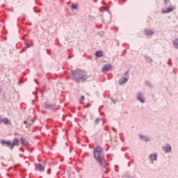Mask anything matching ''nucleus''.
<instances>
[{
	"label": "nucleus",
	"instance_id": "f257e3e1",
	"mask_svg": "<svg viewBox=\"0 0 178 178\" xmlns=\"http://www.w3.org/2000/svg\"><path fill=\"white\" fill-rule=\"evenodd\" d=\"M71 77L76 83H81V81H87L88 75L86 71L76 70L71 72Z\"/></svg>",
	"mask_w": 178,
	"mask_h": 178
},
{
	"label": "nucleus",
	"instance_id": "f03ea898",
	"mask_svg": "<svg viewBox=\"0 0 178 178\" xmlns=\"http://www.w3.org/2000/svg\"><path fill=\"white\" fill-rule=\"evenodd\" d=\"M94 157L97 159V162L100 163L102 166H105V164H102L104 161V152L102 147L97 146L94 149Z\"/></svg>",
	"mask_w": 178,
	"mask_h": 178
},
{
	"label": "nucleus",
	"instance_id": "7ed1b4c3",
	"mask_svg": "<svg viewBox=\"0 0 178 178\" xmlns=\"http://www.w3.org/2000/svg\"><path fill=\"white\" fill-rule=\"evenodd\" d=\"M176 9V7L175 6H170L167 9L162 10V13H170V12H173Z\"/></svg>",
	"mask_w": 178,
	"mask_h": 178
},
{
	"label": "nucleus",
	"instance_id": "20e7f679",
	"mask_svg": "<svg viewBox=\"0 0 178 178\" xmlns=\"http://www.w3.org/2000/svg\"><path fill=\"white\" fill-rule=\"evenodd\" d=\"M1 144H6L8 147H9V148H10V149H13V143L10 141H5V140H2L1 141Z\"/></svg>",
	"mask_w": 178,
	"mask_h": 178
},
{
	"label": "nucleus",
	"instance_id": "39448f33",
	"mask_svg": "<svg viewBox=\"0 0 178 178\" xmlns=\"http://www.w3.org/2000/svg\"><path fill=\"white\" fill-rule=\"evenodd\" d=\"M111 69H112V65L108 64V65H105L102 69V72H109Z\"/></svg>",
	"mask_w": 178,
	"mask_h": 178
},
{
	"label": "nucleus",
	"instance_id": "423d86ee",
	"mask_svg": "<svg viewBox=\"0 0 178 178\" xmlns=\"http://www.w3.org/2000/svg\"><path fill=\"white\" fill-rule=\"evenodd\" d=\"M163 150L164 152H170V151H172V147H170V145H167L163 147Z\"/></svg>",
	"mask_w": 178,
	"mask_h": 178
},
{
	"label": "nucleus",
	"instance_id": "0eeeda50",
	"mask_svg": "<svg viewBox=\"0 0 178 178\" xmlns=\"http://www.w3.org/2000/svg\"><path fill=\"white\" fill-rule=\"evenodd\" d=\"M128 80L129 79L127 78H122V79H120L119 85L122 86V84H126V83H127Z\"/></svg>",
	"mask_w": 178,
	"mask_h": 178
},
{
	"label": "nucleus",
	"instance_id": "6e6552de",
	"mask_svg": "<svg viewBox=\"0 0 178 178\" xmlns=\"http://www.w3.org/2000/svg\"><path fill=\"white\" fill-rule=\"evenodd\" d=\"M137 99L139 100V102L142 104H144L145 102L144 99L143 98V95L141 93L138 94Z\"/></svg>",
	"mask_w": 178,
	"mask_h": 178
},
{
	"label": "nucleus",
	"instance_id": "1a4fd4ad",
	"mask_svg": "<svg viewBox=\"0 0 178 178\" xmlns=\"http://www.w3.org/2000/svg\"><path fill=\"white\" fill-rule=\"evenodd\" d=\"M54 104H51L48 102H44V108L46 109H51L52 108H54Z\"/></svg>",
	"mask_w": 178,
	"mask_h": 178
},
{
	"label": "nucleus",
	"instance_id": "9d476101",
	"mask_svg": "<svg viewBox=\"0 0 178 178\" xmlns=\"http://www.w3.org/2000/svg\"><path fill=\"white\" fill-rule=\"evenodd\" d=\"M21 141V144H22V145H24L25 147L29 145V142L24 138H22L20 139Z\"/></svg>",
	"mask_w": 178,
	"mask_h": 178
},
{
	"label": "nucleus",
	"instance_id": "9b49d317",
	"mask_svg": "<svg viewBox=\"0 0 178 178\" xmlns=\"http://www.w3.org/2000/svg\"><path fill=\"white\" fill-rule=\"evenodd\" d=\"M38 168L39 172H44V170H45V168H44V166H42L41 163L38 164Z\"/></svg>",
	"mask_w": 178,
	"mask_h": 178
},
{
	"label": "nucleus",
	"instance_id": "f8f14e48",
	"mask_svg": "<svg viewBox=\"0 0 178 178\" xmlns=\"http://www.w3.org/2000/svg\"><path fill=\"white\" fill-rule=\"evenodd\" d=\"M145 33L146 35H152V34H154V31H152L149 29H146L145 31Z\"/></svg>",
	"mask_w": 178,
	"mask_h": 178
},
{
	"label": "nucleus",
	"instance_id": "ddd939ff",
	"mask_svg": "<svg viewBox=\"0 0 178 178\" xmlns=\"http://www.w3.org/2000/svg\"><path fill=\"white\" fill-rule=\"evenodd\" d=\"M149 158L151 161H156L157 155L156 154H150Z\"/></svg>",
	"mask_w": 178,
	"mask_h": 178
},
{
	"label": "nucleus",
	"instance_id": "4468645a",
	"mask_svg": "<svg viewBox=\"0 0 178 178\" xmlns=\"http://www.w3.org/2000/svg\"><path fill=\"white\" fill-rule=\"evenodd\" d=\"M15 145H19V139L15 138L13 143V148L15 147Z\"/></svg>",
	"mask_w": 178,
	"mask_h": 178
},
{
	"label": "nucleus",
	"instance_id": "2eb2a0df",
	"mask_svg": "<svg viewBox=\"0 0 178 178\" xmlns=\"http://www.w3.org/2000/svg\"><path fill=\"white\" fill-rule=\"evenodd\" d=\"M173 45H174L175 48H176L177 49H178V38H176V39L173 41Z\"/></svg>",
	"mask_w": 178,
	"mask_h": 178
},
{
	"label": "nucleus",
	"instance_id": "dca6fc26",
	"mask_svg": "<svg viewBox=\"0 0 178 178\" xmlns=\"http://www.w3.org/2000/svg\"><path fill=\"white\" fill-rule=\"evenodd\" d=\"M2 122H3L4 124H10V121H9L8 118L3 119Z\"/></svg>",
	"mask_w": 178,
	"mask_h": 178
},
{
	"label": "nucleus",
	"instance_id": "f3484780",
	"mask_svg": "<svg viewBox=\"0 0 178 178\" xmlns=\"http://www.w3.org/2000/svg\"><path fill=\"white\" fill-rule=\"evenodd\" d=\"M95 55L97 58H101L102 57L103 54H102V51H98L96 52Z\"/></svg>",
	"mask_w": 178,
	"mask_h": 178
},
{
	"label": "nucleus",
	"instance_id": "a211bd4d",
	"mask_svg": "<svg viewBox=\"0 0 178 178\" xmlns=\"http://www.w3.org/2000/svg\"><path fill=\"white\" fill-rule=\"evenodd\" d=\"M140 138L145 140V141H146V142L149 141V138L145 137L143 136H141V135L140 136Z\"/></svg>",
	"mask_w": 178,
	"mask_h": 178
},
{
	"label": "nucleus",
	"instance_id": "6ab92c4d",
	"mask_svg": "<svg viewBox=\"0 0 178 178\" xmlns=\"http://www.w3.org/2000/svg\"><path fill=\"white\" fill-rule=\"evenodd\" d=\"M146 60L147 62H152V58L149 56H146Z\"/></svg>",
	"mask_w": 178,
	"mask_h": 178
},
{
	"label": "nucleus",
	"instance_id": "aec40b11",
	"mask_svg": "<svg viewBox=\"0 0 178 178\" xmlns=\"http://www.w3.org/2000/svg\"><path fill=\"white\" fill-rule=\"evenodd\" d=\"M81 101L80 102V104L81 105H83L84 102H83V101H84V96H81Z\"/></svg>",
	"mask_w": 178,
	"mask_h": 178
},
{
	"label": "nucleus",
	"instance_id": "412c9836",
	"mask_svg": "<svg viewBox=\"0 0 178 178\" xmlns=\"http://www.w3.org/2000/svg\"><path fill=\"white\" fill-rule=\"evenodd\" d=\"M72 9H77V6H76V4H73L72 6Z\"/></svg>",
	"mask_w": 178,
	"mask_h": 178
},
{
	"label": "nucleus",
	"instance_id": "4be33fe9",
	"mask_svg": "<svg viewBox=\"0 0 178 178\" xmlns=\"http://www.w3.org/2000/svg\"><path fill=\"white\" fill-rule=\"evenodd\" d=\"M99 120H100L99 118H97V119L95 120V123H96V124H97V123L99 122Z\"/></svg>",
	"mask_w": 178,
	"mask_h": 178
},
{
	"label": "nucleus",
	"instance_id": "5701e85b",
	"mask_svg": "<svg viewBox=\"0 0 178 178\" xmlns=\"http://www.w3.org/2000/svg\"><path fill=\"white\" fill-rule=\"evenodd\" d=\"M168 2H169V0H165V1H164L165 5H166V3H168Z\"/></svg>",
	"mask_w": 178,
	"mask_h": 178
},
{
	"label": "nucleus",
	"instance_id": "b1692460",
	"mask_svg": "<svg viewBox=\"0 0 178 178\" xmlns=\"http://www.w3.org/2000/svg\"><path fill=\"white\" fill-rule=\"evenodd\" d=\"M26 48H30V45L27 44V43H26Z\"/></svg>",
	"mask_w": 178,
	"mask_h": 178
},
{
	"label": "nucleus",
	"instance_id": "393cba45",
	"mask_svg": "<svg viewBox=\"0 0 178 178\" xmlns=\"http://www.w3.org/2000/svg\"><path fill=\"white\" fill-rule=\"evenodd\" d=\"M24 124H27V121H24Z\"/></svg>",
	"mask_w": 178,
	"mask_h": 178
},
{
	"label": "nucleus",
	"instance_id": "a878e982",
	"mask_svg": "<svg viewBox=\"0 0 178 178\" xmlns=\"http://www.w3.org/2000/svg\"><path fill=\"white\" fill-rule=\"evenodd\" d=\"M1 92H2V89L1 88H0V94H1Z\"/></svg>",
	"mask_w": 178,
	"mask_h": 178
},
{
	"label": "nucleus",
	"instance_id": "bb28decb",
	"mask_svg": "<svg viewBox=\"0 0 178 178\" xmlns=\"http://www.w3.org/2000/svg\"><path fill=\"white\" fill-rule=\"evenodd\" d=\"M1 122H2V120L0 119V124H1Z\"/></svg>",
	"mask_w": 178,
	"mask_h": 178
},
{
	"label": "nucleus",
	"instance_id": "cd10ccee",
	"mask_svg": "<svg viewBox=\"0 0 178 178\" xmlns=\"http://www.w3.org/2000/svg\"><path fill=\"white\" fill-rule=\"evenodd\" d=\"M125 74H127V72H125Z\"/></svg>",
	"mask_w": 178,
	"mask_h": 178
}]
</instances>
